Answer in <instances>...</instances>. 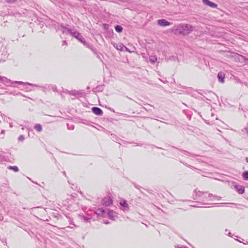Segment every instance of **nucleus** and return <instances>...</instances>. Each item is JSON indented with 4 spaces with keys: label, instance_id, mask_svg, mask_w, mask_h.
Masks as SVG:
<instances>
[{
    "label": "nucleus",
    "instance_id": "bb28decb",
    "mask_svg": "<svg viewBox=\"0 0 248 248\" xmlns=\"http://www.w3.org/2000/svg\"><path fill=\"white\" fill-rule=\"evenodd\" d=\"M16 83H18V84H23V82H22V81H16Z\"/></svg>",
    "mask_w": 248,
    "mask_h": 248
},
{
    "label": "nucleus",
    "instance_id": "cd10ccee",
    "mask_svg": "<svg viewBox=\"0 0 248 248\" xmlns=\"http://www.w3.org/2000/svg\"><path fill=\"white\" fill-rule=\"evenodd\" d=\"M246 162H247V163H248V157H247L246 158Z\"/></svg>",
    "mask_w": 248,
    "mask_h": 248
},
{
    "label": "nucleus",
    "instance_id": "423d86ee",
    "mask_svg": "<svg viewBox=\"0 0 248 248\" xmlns=\"http://www.w3.org/2000/svg\"><path fill=\"white\" fill-rule=\"evenodd\" d=\"M118 51H128L130 53L134 52L135 51L136 47H115Z\"/></svg>",
    "mask_w": 248,
    "mask_h": 248
},
{
    "label": "nucleus",
    "instance_id": "aec40b11",
    "mask_svg": "<svg viewBox=\"0 0 248 248\" xmlns=\"http://www.w3.org/2000/svg\"><path fill=\"white\" fill-rule=\"evenodd\" d=\"M8 169L10 170H12L15 172H17L19 170L18 167L16 166H9Z\"/></svg>",
    "mask_w": 248,
    "mask_h": 248
},
{
    "label": "nucleus",
    "instance_id": "20e7f679",
    "mask_svg": "<svg viewBox=\"0 0 248 248\" xmlns=\"http://www.w3.org/2000/svg\"><path fill=\"white\" fill-rule=\"evenodd\" d=\"M63 33H65L66 34H69L71 36L75 37L76 36L78 35V32L75 30H72L70 29H68L67 28H64V30L63 31Z\"/></svg>",
    "mask_w": 248,
    "mask_h": 248
},
{
    "label": "nucleus",
    "instance_id": "f3484780",
    "mask_svg": "<svg viewBox=\"0 0 248 248\" xmlns=\"http://www.w3.org/2000/svg\"><path fill=\"white\" fill-rule=\"evenodd\" d=\"M104 213L105 210L103 208H99L96 211V214L98 215H102Z\"/></svg>",
    "mask_w": 248,
    "mask_h": 248
},
{
    "label": "nucleus",
    "instance_id": "0eeeda50",
    "mask_svg": "<svg viewBox=\"0 0 248 248\" xmlns=\"http://www.w3.org/2000/svg\"><path fill=\"white\" fill-rule=\"evenodd\" d=\"M157 24L161 26L165 27L170 25V23L166 19H159L157 20Z\"/></svg>",
    "mask_w": 248,
    "mask_h": 248
},
{
    "label": "nucleus",
    "instance_id": "c85d7f7f",
    "mask_svg": "<svg viewBox=\"0 0 248 248\" xmlns=\"http://www.w3.org/2000/svg\"><path fill=\"white\" fill-rule=\"evenodd\" d=\"M177 248H186L184 247H183V246H181V247H178Z\"/></svg>",
    "mask_w": 248,
    "mask_h": 248
},
{
    "label": "nucleus",
    "instance_id": "c756f323",
    "mask_svg": "<svg viewBox=\"0 0 248 248\" xmlns=\"http://www.w3.org/2000/svg\"><path fill=\"white\" fill-rule=\"evenodd\" d=\"M231 232H229V236H231Z\"/></svg>",
    "mask_w": 248,
    "mask_h": 248
},
{
    "label": "nucleus",
    "instance_id": "1a4fd4ad",
    "mask_svg": "<svg viewBox=\"0 0 248 248\" xmlns=\"http://www.w3.org/2000/svg\"><path fill=\"white\" fill-rule=\"evenodd\" d=\"M203 2L206 5H208L212 8H216L217 4L212 2L208 0H202Z\"/></svg>",
    "mask_w": 248,
    "mask_h": 248
},
{
    "label": "nucleus",
    "instance_id": "7ed1b4c3",
    "mask_svg": "<svg viewBox=\"0 0 248 248\" xmlns=\"http://www.w3.org/2000/svg\"><path fill=\"white\" fill-rule=\"evenodd\" d=\"M225 56L229 58H234L235 59H238L240 60V58H243V56L239 55L238 53L232 52V51H227L225 52Z\"/></svg>",
    "mask_w": 248,
    "mask_h": 248
},
{
    "label": "nucleus",
    "instance_id": "2eb2a0df",
    "mask_svg": "<svg viewBox=\"0 0 248 248\" xmlns=\"http://www.w3.org/2000/svg\"><path fill=\"white\" fill-rule=\"evenodd\" d=\"M34 128L38 132H41L42 130V126L40 124H36Z\"/></svg>",
    "mask_w": 248,
    "mask_h": 248
},
{
    "label": "nucleus",
    "instance_id": "6e6552de",
    "mask_svg": "<svg viewBox=\"0 0 248 248\" xmlns=\"http://www.w3.org/2000/svg\"><path fill=\"white\" fill-rule=\"evenodd\" d=\"M92 111L97 115H102L103 113L102 110L99 108L94 107L92 108Z\"/></svg>",
    "mask_w": 248,
    "mask_h": 248
},
{
    "label": "nucleus",
    "instance_id": "412c9836",
    "mask_svg": "<svg viewBox=\"0 0 248 248\" xmlns=\"http://www.w3.org/2000/svg\"><path fill=\"white\" fill-rule=\"evenodd\" d=\"M68 93L72 95H76L78 94V92L76 91H70L68 92Z\"/></svg>",
    "mask_w": 248,
    "mask_h": 248
},
{
    "label": "nucleus",
    "instance_id": "dca6fc26",
    "mask_svg": "<svg viewBox=\"0 0 248 248\" xmlns=\"http://www.w3.org/2000/svg\"><path fill=\"white\" fill-rule=\"evenodd\" d=\"M114 212L113 211H109L108 213V216L109 218L114 219Z\"/></svg>",
    "mask_w": 248,
    "mask_h": 248
},
{
    "label": "nucleus",
    "instance_id": "f257e3e1",
    "mask_svg": "<svg viewBox=\"0 0 248 248\" xmlns=\"http://www.w3.org/2000/svg\"><path fill=\"white\" fill-rule=\"evenodd\" d=\"M193 31L192 27L189 24H183L180 26V28L175 31L176 34L186 35Z\"/></svg>",
    "mask_w": 248,
    "mask_h": 248
},
{
    "label": "nucleus",
    "instance_id": "9d476101",
    "mask_svg": "<svg viewBox=\"0 0 248 248\" xmlns=\"http://www.w3.org/2000/svg\"><path fill=\"white\" fill-rule=\"evenodd\" d=\"M225 74L222 72H219L217 74V78L220 83L224 82Z\"/></svg>",
    "mask_w": 248,
    "mask_h": 248
},
{
    "label": "nucleus",
    "instance_id": "f8f14e48",
    "mask_svg": "<svg viewBox=\"0 0 248 248\" xmlns=\"http://www.w3.org/2000/svg\"><path fill=\"white\" fill-rule=\"evenodd\" d=\"M75 38L76 39H77L78 40H79L80 42L82 43L83 44V45H85L83 37L79 32H78V35H77V36H76Z\"/></svg>",
    "mask_w": 248,
    "mask_h": 248
},
{
    "label": "nucleus",
    "instance_id": "9b49d317",
    "mask_svg": "<svg viewBox=\"0 0 248 248\" xmlns=\"http://www.w3.org/2000/svg\"><path fill=\"white\" fill-rule=\"evenodd\" d=\"M234 188L236 191L240 194H243L244 192V187L242 186L236 185L234 186Z\"/></svg>",
    "mask_w": 248,
    "mask_h": 248
},
{
    "label": "nucleus",
    "instance_id": "a211bd4d",
    "mask_svg": "<svg viewBox=\"0 0 248 248\" xmlns=\"http://www.w3.org/2000/svg\"><path fill=\"white\" fill-rule=\"evenodd\" d=\"M149 59H150V62L153 63H155L157 60L156 57L154 56H150Z\"/></svg>",
    "mask_w": 248,
    "mask_h": 248
},
{
    "label": "nucleus",
    "instance_id": "b1692460",
    "mask_svg": "<svg viewBox=\"0 0 248 248\" xmlns=\"http://www.w3.org/2000/svg\"><path fill=\"white\" fill-rule=\"evenodd\" d=\"M5 131L4 130H2L0 133V138H3V135L4 134Z\"/></svg>",
    "mask_w": 248,
    "mask_h": 248
},
{
    "label": "nucleus",
    "instance_id": "ddd939ff",
    "mask_svg": "<svg viewBox=\"0 0 248 248\" xmlns=\"http://www.w3.org/2000/svg\"><path fill=\"white\" fill-rule=\"evenodd\" d=\"M120 204L121 205H122V206H123L124 207L127 208L128 207V204H127L126 201L125 200H122L120 202Z\"/></svg>",
    "mask_w": 248,
    "mask_h": 248
},
{
    "label": "nucleus",
    "instance_id": "4be33fe9",
    "mask_svg": "<svg viewBox=\"0 0 248 248\" xmlns=\"http://www.w3.org/2000/svg\"><path fill=\"white\" fill-rule=\"evenodd\" d=\"M7 80V78L6 77L0 76V81L6 82Z\"/></svg>",
    "mask_w": 248,
    "mask_h": 248
},
{
    "label": "nucleus",
    "instance_id": "6ab92c4d",
    "mask_svg": "<svg viewBox=\"0 0 248 248\" xmlns=\"http://www.w3.org/2000/svg\"><path fill=\"white\" fill-rule=\"evenodd\" d=\"M243 177L244 180H248V171H245L243 173Z\"/></svg>",
    "mask_w": 248,
    "mask_h": 248
},
{
    "label": "nucleus",
    "instance_id": "393cba45",
    "mask_svg": "<svg viewBox=\"0 0 248 248\" xmlns=\"http://www.w3.org/2000/svg\"><path fill=\"white\" fill-rule=\"evenodd\" d=\"M6 1L8 3H13L16 1V0H6Z\"/></svg>",
    "mask_w": 248,
    "mask_h": 248
},
{
    "label": "nucleus",
    "instance_id": "f03ea898",
    "mask_svg": "<svg viewBox=\"0 0 248 248\" xmlns=\"http://www.w3.org/2000/svg\"><path fill=\"white\" fill-rule=\"evenodd\" d=\"M197 195L199 196H202L203 195V200H204V199H205L206 200L209 199V200H211V198L212 197L216 198L217 200H219L220 199V197H219L218 196H214V195H213L212 194H210V193L208 194V193L207 192H202L199 191L197 193Z\"/></svg>",
    "mask_w": 248,
    "mask_h": 248
},
{
    "label": "nucleus",
    "instance_id": "4468645a",
    "mask_svg": "<svg viewBox=\"0 0 248 248\" xmlns=\"http://www.w3.org/2000/svg\"><path fill=\"white\" fill-rule=\"evenodd\" d=\"M115 31L118 32H121L123 31V27L120 25H117L115 27Z\"/></svg>",
    "mask_w": 248,
    "mask_h": 248
},
{
    "label": "nucleus",
    "instance_id": "5701e85b",
    "mask_svg": "<svg viewBox=\"0 0 248 248\" xmlns=\"http://www.w3.org/2000/svg\"><path fill=\"white\" fill-rule=\"evenodd\" d=\"M24 140V137L23 135H21L19 136L18 138V140L20 141H23Z\"/></svg>",
    "mask_w": 248,
    "mask_h": 248
},
{
    "label": "nucleus",
    "instance_id": "a878e982",
    "mask_svg": "<svg viewBox=\"0 0 248 248\" xmlns=\"http://www.w3.org/2000/svg\"><path fill=\"white\" fill-rule=\"evenodd\" d=\"M104 28H105V29H108V25H107V24H104Z\"/></svg>",
    "mask_w": 248,
    "mask_h": 248
},
{
    "label": "nucleus",
    "instance_id": "39448f33",
    "mask_svg": "<svg viewBox=\"0 0 248 248\" xmlns=\"http://www.w3.org/2000/svg\"><path fill=\"white\" fill-rule=\"evenodd\" d=\"M112 200L111 199V198L109 197H105L103 199L102 201V203L104 205L108 206L112 204Z\"/></svg>",
    "mask_w": 248,
    "mask_h": 248
}]
</instances>
